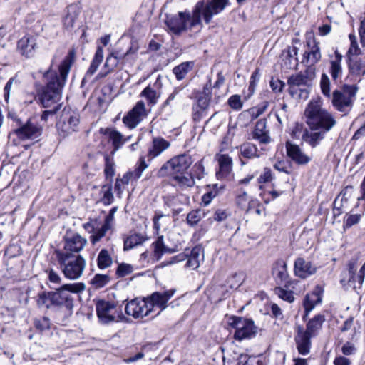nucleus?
<instances>
[{
    "mask_svg": "<svg viewBox=\"0 0 365 365\" xmlns=\"http://www.w3.org/2000/svg\"><path fill=\"white\" fill-rule=\"evenodd\" d=\"M100 133L108 136L109 141L112 143L113 146V152L120 149L127 141V139L124 138L120 132L113 128H101Z\"/></svg>",
    "mask_w": 365,
    "mask_h": 365,
    "instance_id": "nucleus-29",
    "label": "nucleus"
},
{
    "mask_svg": "<svg viewBox=\"0 0 365 365\" xmlns=\"http://www.w3.org/2000/svg\"><path fill=\"white\" fill-rule=\"evenodd\" d=\"M190 202V198L188 196L178 194L175 196H172L168 198L165 201V203L170 207H172L174 214L178 215L182 212V208H177V205L179 204H188Z\"/></svg>",
    "mask_w": 365,
    "mask_h": 365,
    "instance_id": "nucleus-38",
    "label": "nucleus"
},
{
    "mask_svg": "<svg viewBox=\"0 0 365 365\" xmlns=\"http://www.w3.org/2000/svg\"><path fill=\"white\" fill-rule=\"evenodd\" d=\"M253 138L264 144H267L270 142V137L269 135V132L267 130V123L265 119H260L257 122L253 132Z\"/></svg>",
    "mask_w": 365,
    "mask_h": 365,
    "instance_id": "nucleus-30",
    "label": "nucleus"
},
{
    "mask_svg": "<svg viewBox=\"0 0 365 365\" xmlns=\"http://www.w3.org/2000/svg\"><path fill=\"white\" fill-rule=\"evenodd\" d=\"M170 143L161 137L153 138L151 145L148 149V157L152 160L159 156L163 151L169 148Z\"/></svg>",
    "mask_w": 365,
    "mask_h": 365,
    "instance_id": "nucleus-28",
    "label": "nucleus"
},
{
    "mask_svg": "<svg viewBox=\"0 0 365 365\" xmlns=\"http://www.w3.org/2000/svg\"><path fill=\"white\" fill-rule=\"evenodd\" d=\"M287 155L297 164L304 165L311 161V157L307 155L299 145L289 142L286 143Z\"/></svg>",
    "mask_w": 365,
    "mask_h": 365,
    "instance_id": "nucleus-23",
    "label": "nucleus"
},
{
    "mask_svg": "<svg viewBox=\"0 0 365 365\" xmlns=\"http://www.w3.org/2000/svg\"><path fill=\"white\" fill-rule=\"evenodd\" d=\"M326 133V132L320 130H306L302 135V139L312 148H315L320 144L321 141L324 138Z\"/></svg>",
    "mask_w": 365,
    "mask_h": 365,
    "instance_id": "nucleus-32",
    "label": "nucleus"
},
{
    "mask_svg": "<svg viewBox=\"0 0 365 365\" xmlns=\"http://www.w3.org/2000/svg\"><path fill=\"white\" fill-rule=\"evenodd\" d=\"M307 123L310 129L329 132L336 123L331 113L322 108L320 100L312 101L305 110Z\"/></svg>",
    "mask_w": 365,
    "mask_h": 365,
    "instance_id": "nucleus-4",
    "label": "nucleus"
},
{
    "mask_svg": "<svg viewBox=\"0 0 365 365\" xmlns=\"http://www.w3.org/2000/svg\"><path fill=\"white\" fill-rule=\"evenodd\" d=\"M272 274L275 282L289 288L291 285V279L287 271V265L283 259L276 261L272 267Z\"/></svg>",
    "mask_w": 365,
    "mask_h": 365,
    "instance_id": "nucleus-17",
    "label": "nucleus"
},
{
    "mask_svg": "<svg viewBox=\"0 0 365 365\" xmlns=\"http://www.w3.org/2000/svg\"><path fill=\"white\" fill-rule=\"evenodd\" d=\"M84 289L85 285L83 283L64 284L61 288H55V291L47 292V300L51 305L66 306L68 309H71L73 307V300L66 291L78 293Z\"/></svg>",
    "mask_w": 365,
    "mask_h": 365,
    "instance_id": "nucleus-7",
    "label": "nucleus"
},
{
    "mask_svg": "<svg viewBox=\"0 0 365 365\" xmlns=\"http://www.w3.org/2000/svg\"><path fill=\"white\" fill-rule=\"evenodd\" d=\"M202 250L199 247H195L190 252V255L187 257V261L186 266L192 269H196L200 264V261L202 257Z\"/></svg>",
    "mask_w": 365,
    "mask_h": 365,
    "instance_id": "nucleus-41",
    "label": "nucleus"
},
{
    "mask_svg": "<svg viewBox=\"0 0 365 365\" xmlns=\"http://www.w3.org/2000/svg\"><path fill=\"white\" fill-rule=\"evenodd\" d=\"M322 302V292L319 287L312 293L307 294L304 301L306 314H308L314 307Z\"/></svg>",
    "mask_w": 365,
    "mask_h": 365,
    "instance_id": "nucleus-34",
    "label": "nucleus"
},
{
    "mask_svg": "<svg viewBox=\"0 0 365 365\" xmlns=\"http://www.w3.org/2000/svg\"><path fill=\"white\" fill-rule=\"evenodd\" d=\"M284 86V83L279 79L272 78L270 81V86L275 93L282 92Z\"/></svg>",
    "mask_w": 365,
    "mask_h": 365,
    "instance_id": "nucleus-61",
    "label": "nucleus"
},
{
    "mask_svg": "<svg viewBox=\"0 0 365 365\" xmlns=\"http://www.w3.org/2000/svg\"><path fill=\"white\" fill-rule=\"evenodd\" d=\"M240 153L244 158H253L259 157V150L252 143H247L240 145Z\"/></svg>",
    "mask_w": 365,
    "mask_h": 365,
    "instance_id": "nucleus-45",
    "label": "nucleus"
},
{
    "mask_svg": "<svg viewBox=\"0 0 365 365\" xmlns=\"http://www.w3.org/2000/svg\"><path fill=\"white\" fill-rule=\"evenodd\" d=\"M36 46V38L33 36H24L18 41V49L19 52L26 57L33 55V52Z\"/></svg>",
    "mask_w": 365,
    "mask_h": 365,
    "instance_id": "nucleus-31",
    "label": "nucleus"
},
{
    "mask_svg": "<svg viewBox=\"0 0 365 365\" xmlns=\"http://www.w3.org/2000/svg\"><path fill=\"white\" fill-rule=\"evenodd\" d=\"M49 282L53 285V288H61L63 285L62 284V278L61 275L53 269H51L48 273Z\"/></svg>",
    "mask_w": 365,
    "mask_h": 365,
    "instance_id": "nucleus-53",
    "label": "nucleus"
},
{
    "mask_svg": "<svg viewBox=\"0 0 365 365\" xmlns=\"http://www.w3.org/2000/svg\"><path fill=\"white\" fill-rule=\"evenodd\" d=\"M324 320L325 319L324 315H316L307 322V327L304 331L313 337L317 336L319 330L322 329V324Z\"/></svg>",
    "mask_w": 365,
    "mask_h": 365,
    "instance_id": "nucleus-36",
    "label": "nucleus"
},
{
    "mask_svg": "<svg viewBox=\"0 0 365 365\" xmlns=\"http://www.w3.org/2000/svg\"><path fill=\"white\" fill-rule=\"evenodd\" d=\"M252 199V197L248 196L246 192H242L238 195L237 197V204L242 210L243 208L248 207V202Z\"/></svg>",
    "mask_w": 365,
    "mask_h": 365,
    "instance_id": "nucleus-57",
    "label": "nucleus"
},
{
    "mask_svg": "<svg viewBox=\"0 0 365 365\" xmlns=\"http://www.w3.org/2000/svg\"><path fill=\"white\" fill-rule=\"evenodd\" d=\"M313 336L304 331V329L298 326L294 340L299 354L306 355L309 353L311 347V339Z\"/></svg>",
    "mask_w": 365,
    "mask_h": 365,
    "instance_id": "nucleus-22",
    "label": "nucleus"
},
{
    "mask_svg": "<svg viewBox=\"0 0 365 365\" xmlns=\"http://www.w3.org/2000/svg\"><path fill=\"white\" fill-rule=\"evenodd\" d=\"M274 292L280 299L287 302L292 303L294 300V297L292 291L286 290L280 287H277L274 288Z\"/></svg>",
    "mask_w": 365,
    "mask_h": 365,
    "instance_id": "nucleus-51",
    "label": "nucleus"
},
{
    "mask_svg": "<svg viewBox=\"0 0 365 365\" xmlns=\"http://www.w3.org/2000/svg\"><path fill=\"white\" fill-rule=\"evenodd\" d=\"M273 180V174L270 168H264L263 173L259 175L257 180L259 183H266Z\"/></svg>",
    "mask_w": 365,
    "mask_h": 365,
    "instance_id": "nucleus-58",
    "label": "nucleus"
},
{
    "mask_svg": "<svg viewBox=\"0 0 365 365\" xmlns=\"http://www.w3.org/2000/svg\"><path fill=\"white\" fill-rule=\"evenodd\" d=\"M148 167V165L145 163V159L141 158L140 159V163L138 167L134 171L135 178L138 179L141 177L143 172Z\"/></svg>",
    "mask_w": 365,
    "mask_h": 365,
    "instance_id": "nucleus-63",
    "label": "nucleus"
},
{
    "mask_svg": "<svg viewBox=\"0 0 365 365\" xmlns=\"http://www.w3.org/2000/svg\"><path fill=\"white\" fill-rule=\"evenodd\" d=\"M361 54V51L357 42L351 44L347 53L349 60L354 56H362Z\"/></svg>",
    "mask_w": 365,
    "mask_h": 365,
    "instance_id": "nucleus-60",
    "label": "nucleus"
},
{
    "mask_svg": "<svg viewBox=\"0 0 365 365\" xmlns=\"http://www.w3.org/2000/svg\"><path fill=\"white\" fill-rule=\"evenodd\" d=\"M112 189L111 184L104 185L101 189V195H102L101 202L105 205H109L113 202L114 197Z\"/></svg>",
    "mask_w": 365,
    "mask_h": 365,
    "instance_id": "nucleus-46",
    "label": "nucleus"
},
{
    "mask_svg": "<svg viewBox=\"0 0 365 365\" xmlns=\"http://www.w3.org/2000/svg\"><path fill=\"white\" fill-rule=\"evenodd\" d=\"M16 134L21 140H35L42 133V128L29 121L25 125L16 129Z\"/></svg>",
    "mask_w": 365,
    "mask_h": 365,
    "instance_id": "nucleus-25",
    "label": "nucleus"
},
{
    "mask_svg": "<svg viewBox=\"0 0 365 365\" xmlns=\"http://www.w3.org/2000/svg\"><path fill=\"white\" fill-rule=\"evenodd\" d=\"M62 272L68 279L76 280L81 277L86 266V259L81 255H67L55 251Z\"/></svg>",
    "mask_w": 365,
    "mask_h": 365,
    "instance_id": "nucleus-5",
    "label": "nucleus"
},
{
    "mask_svg": "<svg viewBox=\"0 0 365 365\" xmlns=\"http://www.w3.org/2000/svg\"><path fill=\"white\" fill-rule=\"evenodd\" d=\"M358 87L356 85L345 84L341 90H335L332 94L333 106L339 111L351 108L356 97Z\"/></svg>",
    "mask_w": 365,
    "mask_h": 365,
    "instance_id": "nucleus-8",
    "label": "nucleus"
},
{
    "mask_svg": "<svg viewBox=\"0 0 365 365\" xmlns=\"http://www.w3.org/2000/svg\"><path fill=\"white\" fill-rule=\"evenodd\" d=\"M227 4L228 0H212L205 7L203 6L201 14L206 24H209L213 15L222 11Z\"/></svg>",
    "mask_w": 365,
    "mask_h": 365,
    "instance_id": "nucleus-24",
    "label": "nucleus"
},
{
    "mask_svg": "<svg viewBox=\"0 0 365 365\" xmlns=\"http://www.w3.org/2000/svg\"><path fill=\"white\" fill-rule=\"evenodd\" d=\"M229 325L235 329L234 339L239 341L251 339L257 333L254 322L249 319L232 317L230 319Z\"/></svg>",
    "mask_w": 365,
    "mask_h": 365,
    "instance_id": "nucleus-9",
    "label": "nucleus"
},
{
    "mask_svg": "<svg viewBox=\"0 0 365 365\" xmlns=\"http://www.w3.org/2000/svg\"><path fill=\"white\" fill-rule=\"evenodd\" d=\"M175 292V289H169L164 292H155L150 296L146 297L149 307H159L160 311L167 307L168 302L171 299Z\"/></svg>",
    "mask_w": 365,
    "mask_h": 365,
    "instance_id": "nucleus-20",
    "label": "nucleus"
},
{
    "mask_svg": "<svg viewBox=\"0 0 365 365\" xmlns=\"http://www.w3.org/2000/svg\"><path fill=\"white\" fill-rule=\"evenodd\" d=\"M78 14V6L76 4L69 5L63 20L64 26L68 29L73 28Z\"/></svg>",
    "mask_w": 365,
    "mask_h": 365,
    "instance_id": "nucleus-40",
    "label": "nucleus"
},
{
    "mask_svg": "<svg viewBox=\"0 0 365 365\" xmlns=\"http://www.w3.org/2000/svg\"><path fill=\"white\" fill-rule=\"evenodd\" d=\"M342 55L336 51L334 53V58L330 61V67L329 72L333 79L336 81L342 75Z\"/></svg>",
    "mask_w": 365,
    "mask_h": 365,
    "instance_id": "nucleus-33",
    "label": "nucleus"
},
{
    "mask_svg": "<svg viewBox=\"0 0 365 365\" xmlns=\"http://www.w3.org/2000/svg\"><path fill=\"white\" fill-rule=\"evenodd\" d=\"M230 215V212L225 209H217L214 215V219L216 221H223Z\"/></svg>",
    "mask_w": 365,
    "mask_h": 365,
    "instance_id": "nucleus-62",
    "label": "nucleus"
},
{
    "mask_svg": "<svg viewBox=\"0 0 365 365\" xmlns=\"http://www.w3.org/2000/svg\"><path fill=\"white\" fill-rule=\"evenodd\" d=\"M331 82L326 73H322L320 80V88L324 96L331 98Z\"/></svg>",
    "mask_w": 365,
    "mask_h": 365,
    "instance_id": "nucleus-52",
    "label": "nucleus"
},
{
    "mask_svg": "<svg viewBox=\"0 0 365 365\" xmlns=\"http://www.w3.org/2000/svg\"><path fill=\"white\" fill-rule=\"evenodd\" d=\"M229 106L234 110H239L242 108V103L239 95H233L228 100Z\"/></svg>",
    "mask_w": 365,
    "mask_h": 365,
    "instance_id": "nucleus-59",
    "label": "nucleus"
},
{
    "mask_svg": "<svg viewBox=\"0 0 365 365\" xmlns=\"http://www.w3.org/2000/svg\"><path fill=\"white\" fill-rule=\"evenodd\" d=\"M147 238L141 234L135 233L128 236L124 240V250H129L136 246L142 245Z\"/></svg>",
    "mask_w": 365,
    "mask_h": 365,
    "instance_id": "nucleus-42",
    "label": "nucleus"
},
{
    "mask_svg": "<svg viewBox=\"0 0 365 365\" xmlns=\"http://www.w3.org/2000/svg\"><path fill=\"white\" fill-rule=\"evenodd\" d=\"M137 50V47L133 48L132 46L125 53H121L118 51L111 53L107 57L104 64V68H106L107 71L104 73L102 72L99 73L98 76L101 78L105 77L117 66L120 60H123L130 54L135 53Z\"/></svg>",
    "mask_w": 365,
    "mask_h": 365,
    "instance_id": "nucleus-18",
    "label": "nucleus"
},
{
    "mask_svg": "<svg viewBox=\"0 0 365 365\" xmlns=\"http://www.w3.org/2000/svg\"><path fill=\"white\" fill-rule=\"evenodd\" d=\"M75 57L74 49L69 51L56 68L54 67V61L52 60L50 69L47 71V116L56 113L61 107V104L58 103L61 98V91L75 61Z\"/></svg>",
    "mask_w": 365,
    "mask_h": 365,
    "instance_id": "nucleus-1",
    "label": "nucleus"
},
{
    "mask_svg": "<svg viewBox=\"0 0 365 365\" xmlns=\"http://www.w3.org/2000/svg\"><path fill=\"white\" fill-rule=\"evenodd\" d=\"M110 281V277L108 274H96L91 279V284L96 289H101L107 285Z\"/></svg>",
    "mask_w": 365,
    "mask_h": 365,
    "instance_id": "nucleus-48",
    "label": "nucleus"
},
{
    "mask_svg": "<svg viewBox=\"0 0 365 365\" xmlns=\"http://www.w3.org/2000/svg\"><path fill=\"white\" fill-rule=\"evenodd\" d=\"M203 8V3L198 2L192 14L188 11H180L175 15L168 16L165 24L169 30L175 35H180L188 30L201 28V11Z\"/></svg>",
    "mask_w": 365,
    "mask_h": 365,
    "instance_id": "nucleus-3",
    "label": "nucleus"
},
{
    "mask_svg": "<svg viewBox=\"0 0 365 365\" xmlns=\"http://www.w3.org/2000/svg\"><path fill=\"white\" fill-rule=\"evenodd\" d=\"M111 229L108 225L106 226V224H103L102 227L93 232V235L91 236V242L94 244L96 242L99 241L103 237L105 236L106 232Z\"/></svg>",
    "mask_w": 365,
    "mask_h": 365,
    "instance_id": "nucleus-54",
    "label": "nucleus"
},
{
    "mask_svg": "<svg viewBox=\"0 0 365 365\" xmlns=\"http://www.w3.org/2000/svg\"><path fill=\"white\" fill-rule=\"evenodd\" d=\"M148 111L145 103L139 101L135 106L123 118V123L130 129H133L146 117Z\"/></svg>",
    "mask_w": 365,
    "mask_h": 365,
    "instance_id": "nucleus-13",
    "label": "nucleus"
},
{
    "mask_svg": "<svg viewBox=\"0 0 365 365\" xmlns=\"http://www.w3.org/2000/svg\"><path fill=\"white\" fill-rule=\"evenodd\" d=\"M114 162L108 155L105 156V174L106 177L112 178L115 174Z\"/></svg>",
    "mask_w": 365,
    "mask_h": 365,
    "instance_id": "nucleus-55",
    "label": "nucleus"
},
{
    "mask_svg": "<svg viewBox=\"0 0 365 365\" xmlns=\"http://www.w3.org/2000/svg\"><path fill=\"white\" fill-rule=\"evenodd\" d=\"M96 314L100 323L108 324L118 322L117 307L114 302L106 300H98L96 303Z\"/></svg>",
    "mask_w": 365,
    "mask_h": 365,
    "instance_id": "nucleus-11",
    "label": "nucleus"
},
{
    "mask_svg": "<svg viewBox=\"0 0 365 365\" xmlns=\"http://www.w3.org/2000/svg\"><path fill=\"white\" fill-rule=\"evenodd\" d=\"M193 68V62L187 61L175 66L173 72L178 81L182 80Z\"/></svg>",
    "mask_w": 365,
    "mask_h": 365,
    "instance_id": "nucleus-44",
    "label": "nucleus"
},
{
    "mask_svg": "<svg viewBox=\"0 0 365 365\" xmlns=\"http://www.w3.org/2000/svg\"><path fill=\"white\" fill-rule=\"evenodd\" d=\"M315 69L307 68L304 73L291 76L287 81L289 92L293 98L306 100L309 97Z\"/></svg>",
    "mask_w": 365,
    "mask_h": 365,
    "instance_id": "nucleus-6",
    "label": "nucleus"
},
{
    "mask_svg": "<svg viewBox=\"0 0 365 365\" xmlns=\"http://www.w3.org/2000/svg\"><path fill=\"white\" fill-rule=\"evenodd\" d=\"M192 163V158L189 155L174 156L160 167L157 172V176L169 177L175 185L180 187H191L195 185V180L187 171Z\"/></svg>",
    "mask_w": 365,
    "mask_h": 365,
    "instance_id": "nucleus-2",
    "label": "nucleus"
},
{
    "mask_svg": "<svg viewBox=\"0 0 365 365\" xmlns=\"http://www.w3.org/2000/svg\"><path fill=\"white\" fill-rule=\"evenodd\" d=\"M113 264V259L108 251L103 249L100 251L97 257V265L100 269L110 267Z\"/></svg>",
    "mask_w": 365,
    "mask_h": 365,
    "instance_id": "nucleus-43",
    "label": "nucleus"
},
{
    "mask_svg": "<svg viewBox=\"0 0 365 365\" xmlns=\"http://www.w3.org/2000/svg\"><path fill=\"white\" fill-rule=\"evenodd\" d=\"M298 48L296 46L288 47L286 51L285 59H283L284 66L288 68H295L298 65Z\"/></svg>",
    "mask_w": 365,
    "mask_h": 365,
    "instance_id": "nucleus-39",
    "label": "nucleus"
},
{
    "mask_svg": "<svg viewBox=\"0 0 365 365\" xmlns=\"http://www.w3.org/2000/svg\"><path fill=\"white\" fill-rule=\"evenodd\" d=\"M125 313L135 319L148 316L152 308L149 307L146 298L142 300L135 299L127 303L125 308Z\"/></svg>",
    "mask_w": 365,
    "mask_h": 365,
    "instance_id": "nucleus-16",
    "label": "nucleus"
},
{
    "mask_svg": "<svg viewBox=\"0 0 365 365\" xmlns=\"http://www.w3.org/2000/svg\"><path fill=\"white\" fill-rule=\"evenodd\" d=\"M305 48L302 63L307 65L308 68H313L320 61L322 54L319 43L312 34L306 37Z\"/></svg>",
    "mask_w": 365,
    "mask_h": 365,
    "instance_id": "nucleus-12",
    "label": "nucleus"
},
{
    "mask_svg": "<svg viewBox=\"0 0 365 365\" xmlns=\"http://www.w3.org/2000/svg\"><path fill=\"white\" fill-rule=\"evenodd\" d=\"M361 214H346L344 217V229L350 228L353 225L358 224L361 220Z\"/></svg>",
    "mask_w": 365,
    "mask_h": 365,
    "instance_id": "nucleus-50",
    "label": "nucleus"
},
{
    "mask_svg": "<svg viewBox=\"0 0 365 365\" xmlns=\"http://www.w3.org/2000/svg\"><path fill=\"white\" fill-rule=\"evenodd\" d=\"M205 217L203 210L197 209L190 212L187 216V222L191 226L197 225Z\"/></svg>",
    "mask_w": 365,
    "mask_h": 365,
    "instance_id": "nucleus-49",
    "label": "nucleus"
},
{
    "mask_svg": "<svg viewBox=\"0 0 365 365\" xmlns=\"http://www.w3.org/2000/svg\"><path fill=\"white\" fill-rule=\"evenodd\" d=\"M153 248V253L151 254L152 262L159 261L164 253H173L177 251L176 247L169 248L164 244L163 236H159L157 240L152 243Z\"/></svg>",
    "mask_w": 365,
    "mask_h": 365,
    "instance_id": "nucleus-27",
    "label": "nucleus"
},
{
    "mask_svg": "<svg viewBox=\"0 0 365 365\" xmlns=\"http://www.w3.org/2000/svg\"><path fill=\"white\" fill-rule=\"evenodd\" d=\"M209 101L210 99L207 97H201L198 99L197 104L192 108L194 120L199 121L206 115Z\"/></svg>",
    "mask_w": 365,
    "mask_h": 365,
    "instance_id": "nucleus-37",
    "label": "nucleus"
},
{
    "mask_svg": "<svg viewBox=\"0 0 365 365\" xmlns=\"http://www.w3.org/2000/svg\"><path fill=\"white\" fill-rule=\"evenodd\" d=\"M79 123V115L71 110L63 109L56 123V128L61 136L65 138L76 131Z\"/></svg>",
    "mask_w": 365,
    "mask_h": 365,
    "instance_id": "nucleus-10",
    "label": "nucleus"
},
{
    "mask_svg": "<svg viewBox=\"0 0 365 365\" xmlns=\"http://www.w3.org/2000/svg\"><path fill=\"white\" fill-rule=\"evenodd\" d=\"M349 266V280L355 282L357 281V276H356V262H350L348 264Z\"/></svg>",
    "mask_w": 365,
    "mask_h": 365,
    "instance_id": "nucleus-64",
    "label": "nucleus"
},
{
    "mask_svg": "<svg viewBox=\"0 0 365 365\" xmlns=\"http://www.w3.org/2000/svg\"><path fill=\"white\" fill-rule=\"evenodd\" d=\"M218 162L219 170L216 173L218 179H224L229 176L232 169V160L227 154H218L216 155Z\"/></svg>",
    "mask_w": 365,
    "mask_h": 365,
    "instance_id": "nucleus-26",
    "label": "nucleus"
},
{
    "mask_svg": "<svg viewBox=\"0 0 365 365\" xmlns=\"http://www.w3.org/2000/svg\"><path fill=\"white\" fill-rule=\"evenodd\" d=\"M133 271V267L129 264L122 263L118 265L116 274L120 277H125Z\"/></svg>",
    "mask_w": 365,
    "mask_h": 365,
    "instance_id": "nucleus-56",
    "label": "nucleus"
},
{
    "mask_svg": "<svg viewBox=\"0 0 365 365\" xmlns=\"http://www.w3.org/2000/svg\"><path fill=\"white\" fill-rule=\"evenodd\" d=\"M251 358L246 354H235L232 359H227V364H226L225 357L223 358V361L225 365H245L248 364Z\"/></svg>",
    "mask_w": 365,
    "mask_h": 365,
    "instance_id": "nucleus-47",
    "label": "nucleus"
},
{
    "mask_svg": "<svg viewBox=\"0 0 365 365\" xmlns=\"http://www.w3.org/2000/svg\"><path fill=\"white\" fill-rule=\"evenodd\" d=\"M103 60V51L101 46H98L91 63L86 71V73L82 81L84 83L88 78H90L98 70L99 66Z\"/></svg>",
    "mask_w": 365,
    "mask_h": 365,
    "instance_id": "nucleus-35",
    "label": "nucleus"
},
{
    "mask_svg": "<svg viewBox=\"0 0 365 365\" xmlns=\"http://www.w3.org/2000/svg\"><path fill=\"white\" fill-rule=\"evenodd\" d=\"M349 74L347 80L360 82L365 75V56H354L348 60Z\"/></svg>",
    "mask_w": 365,
    "mask_h": 365,
    "instance_id": "nucleus-15",
    "label": "nucleus"
},
{
    "mask_svg": "<svg viewBox=\"0 0 365 365\" xmlns=\"http://www.w3.org/2000/svg\"><path fill=\"white\" fill-rule=\"evenodd\" d=\"M317 267L311 262L306 261L304 258H297L294 262V274L302 279H306L317 272Z\"/></svg>",
    "mask_w": 365,
    "mask_h": 365,
    "instance_id": "nucleus-21",
    "label": "nucleus"
},
{
    "mask_svg": "<svg viewBox=\"0 0 365 365\" xmlns=\"http://www.w3.org/2000/svg\"><path fill=\"white\" fill-rule=\"evenodd\" d=\"M162 88L161 78L158 76L153 83H150L140 93V96L145 98L149 106H155L160 97Z\"/></svg>",
    "mask_w": 365,
    "mask_h": 365,
    "instance_id": "nucleus-19",
    "label": "nucleus"
},
{
    "mask_svg": "<svg viewBox=\"0 0 365 365\" xmlns=\"http://www.w3.org/2000/svg\"><path fill=\"white\" fill-rule=\"evenodd\" d=\"M87 240L78 233L67 232L64 236V251L63 254L74 255L81 252L86 245Z\"/></svg>",
    "mask_w": 365,
    "mask_h": 365,
    "instance_id": "nucleus-14",
    "label": "nucleus"
}]
</instances>
